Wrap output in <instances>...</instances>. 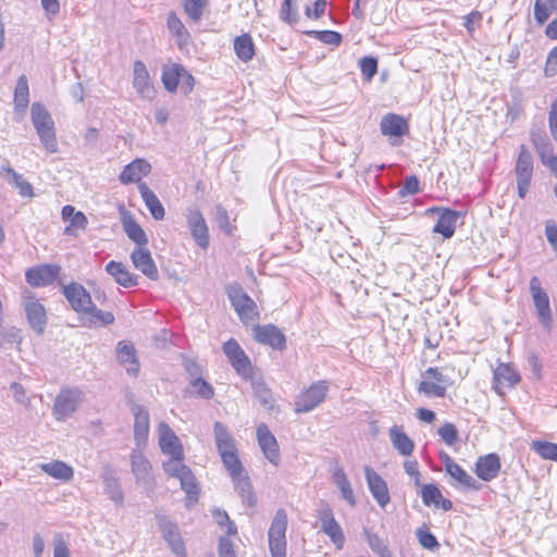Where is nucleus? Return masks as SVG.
Here are the masks:
<instances>
[{"instance_id": "1", "label": "nucleus", "mask_w": 557, "mask_h": 557, "mask_svg": "<svg viewBox=\"0 0 557 557\" xmlns=\"http://www.w3.org/2000/svg\"><path fill=\"white\" fill-rule=\"evenodd\" d=\"M32 123L39 136L40 143L49 153L58 151L54 122L46 107L40 102H34L30 108Z\"/></svg>"}, {"instance_id": "2", "label": "nucleus", "mask_w": 557, "mask_h": 557, "mask_svg": "<svg viewBox=\"0 0 557 557\" xmlns=\"http://www.w3.org/2000/svg\"><path fill=\"white\" fill-rule=\"evenodd\" d=\"M169 460L164 461L162 467L164 472L173 478H176L181 482V487L186 492L187 505L197 500L198 486L196 478L191 470L183 462V456H169Z\"/></svg>"}, {"instance_id": "3", "label": "nucleus", "mask_w": 557, "mask_h": 557, "mask_svg": "<svg viewBox=\"0 0 557 557\" xmlns=\"http://www.w3.org/2000/svg\"><path fill=\"white\" fill-rule=\"evenodd\" d=\"M84 392L78 387H62L53 404V416L58 421L70 418L81 406Z\"/></svg>"}, {"instance_id": "4", "label": "nucleus", "mask_w": 557, "mask_h": 557, "mask_svg": "<svg viewBox=\"0 0 557 557\" xmlns=\"http://www.w3.org/2000/svg\"><path fill=\"white\" fill-rule=\"evenodd\" d=\"M227 295L233 308L244 324H252L258 320L259 312L257 305L242 287H230Z\"/></svg>"}, {"instance_id": "5", "label": "nucleus", "mask_w": 557, "mask_h": 557, "mask_svg": "<svg viewBox=\"0 0 557 557\" xmlns=\"http://www.w3.org/2000/svg\"><path fill=\"white\" fill-rule=\"evenodd\" d=\"M287 515L284 509L276 511L269 529V548L272 557L286 556Z\"/></svg>"}, {"instance_id": "6", "label": "nucleus", "mask_w": 557, "mask_h": 557, "mask_svg": "<svg viewBox=\"0 0 557 557\" xmlns=\"http://www.w3.org/2000/svg\"><path fill=\"white\" fill-rule=\"evenodd\" d=\"M534 161L531 152L522 145L515 165L517 189L519 198L523 199L530 188L533 177Z\"/></svg>"}, {"instance_id": "7", "label": "nucleus", "mask_w": 557, "mask_h": 557, "mask_svg": "<svg viewBox=\"0 0 557 557\" xmlns=\"http://www.w3.org/2000/svg\"><path fill=\"white\" fill-rule=\"evenodd\" d=\"M187 227L196 244L207 249L209 246V228L200 210L194 206L188 207L185 213Z\"/></svg>"}, {"instance_id": "8", "label": "nucleus", "mask_w": 557, "mask_h": 557, "mask_svg": "<svg viewBox=\"0 0 557 557\" xmlns=\"http://www.w3.org/2000/svg\"><path fill=\"white\" fill-rule=\"evenodd\" d=\"M530 292L536 309L537 319L545 329L552 324V311L547 293L541 287V282L536 276L530 280Z\"/></svg>"}, {"instance_id": "9", "label": "nucleus", "mask_w": 557, "mask_h": 557, "mask_svg": "<svg viewBox=\"0 0 557 557\" xmlns=\"http://www.w3.org/2000/svg\"><path fill=\"white\" fill-rule=\"evenodd\" d=\"M327 392L325 381L312 384L309 388L300 393L295 401L296 412H309L321 404Z\"/></svg>"}, {"instance_id": "10", "label": "nucleus", "mask_w": 557, "mask_h": 557, "mask_svg": "<svg viewBox=\"0 0 557 557\" xmlns=\"http://www.w3.org/2000/svg\"><path fill=\"white\" fill-rule=\"evenodd\" d=\"M520 380L521 376L511 362H499L494 369V389L498 395H504L505 389L515 387Z\"/></svg>"}, {"instance_id": "11", "label": "nucleus", "mask_w": 557, "mask_h": 557, "mask_svg": "<svg viewBox=\"0 0 557 557\" xmlns=\"http://www.w3.org/2000/svg\"><path fill=\"white\" fill-rule=\"evenodd\" d=\"M133 87L145 100L151 101L156 97V89L151 83L150 74L145 63L136 60L133 65Z\"/></svg>"}, {"instance_id": "12", "label": "nucleus", "mask_w": 557, "mask_h": 557, "mask_svg": "<svg viewBox=\"0 0 557 557\" xmlns=\"http://www.w3.org/2000/svg\"><path fill=\"white\" fill-rule=\"evenodd\" d=\"M319 520L321 524V531L325 533L335 545L337 549H342L345 544L344 532L334 518V513L329 506H325L319 510Z\"/></svg>"}, {"instance_id": "13", "label": "nucleus", "mask_w": 557, "mask_h": 557, "mask_svg": "<svg viewBox=\"0 0 557 557\" xmlns=\"http://www.w3.org/2000/svg\"><path fill=\"white\" fill-rule=\"evenodd\" d=\"M438 213V219L433 226V233L443 235L445 239L451 238L456 231L458 220L461 218V212L447 208H431L428 213Z\"/></svg>"}, {"instance_id": "14", "label": "nucleus", "mask_w": 557, "mask_h": 557, "mask_svg": "<svg viewBox=\"0 0 557 557\" xmlns=\"http://www.w3.org/2000/svg\"><path fill=\"white\" fill-rule=\"evenodd\" d=\"M158 525L171 550L177 557H186L185 544L177 525L165 517H158Z\"/></svg>"}, {"instance_id": "15", "label": "nucleus", "mask_w": 557, "mask_h": 557, "mask_svg": "<svg viewBox=\"0 0 557 557\" xmlns=\"http://www.w3.org/2000/svg\"><path fill=\"white\" fill-rule=\"evenodd\" d=\"M364 476L371 495L384 508L391 500L386 482L369 466L364 467Z\"/></svg>"}, {"instance_id": "16", "label": "nucleus", "mask_w": 557, "mask_h": 557, "mask_svg": "<svg viewBox=\"0 0 557 557\" xmlns=\"http://www.w3.org/2000/svg\"><path fill=\"white\" fill-rule=\"evenodd\" d=\"M253 337L259 344L272 348H283L286 343L284 333L274 324L256 325Z\"/></svg>"}, {"instance_id": "17", "label": "nucleus", "mask_w": 557, "mask_h": 557, "mask_svg": "<svg viewBox=\"0 0 557 557\" xmlns=\"http://www.w3.org/2000/svg\"><path fill=\"white\" fill-rule=\"evenodd\" d=\"M159 446L161 451L168 456H183L184 448L173 430L165 422L158 425Z\"/></svg>"}, {"instance_id": "18", "label": "nucleus", "mask_w": 557, "mask_h": 557, "mask_svg": "<svg viewBox=\"0 0 557 557\" xmlns=\"http://www.w3.org/2000/svg\"><path fill=\"white\" fill-rule=\"evenodd\" d=\"M257 438L265 458L274 466L280 462V449L276 438L270 432L269 428L261 423L257 428Z\"/></svg>"}, {"instance_id": "19", "label": "nucleus", "mask_w": 557, "mask_h": 557, "mask_svg": "<svg viewBox=\"0 0 557 557\" xmlns=\"http://www.w3.org/2000/svg\"><path fill=\"white\" fill-rule=\"evenodd\" d=\"M132 472L134 473L136 481L143 484L145 487H151L153 483V476L151 472V463L138 449H134L131 454Z\"/></svg>"}, {"instance_id": "20", "label": "nucleus", "mask_w": 557, "mask_h": 557, "mask_svg": "<svg viewBox=\"0 0 557 557\" xmlns=\"http://www.w3.org/2000/svg\"><path fill=\"white\" fill-rule=\"evenodd\" d=\"M151 172V164L145 160L137 158L128 163L119 175V181L123 185L136 183L137 186L141 182V178L147 176Z\"/></svg>"}, {"instance_id": "21", "label": "nucleus", "mask_w": 557, "mask_h": 557, "mask_svg": "<svg viewBox=\"0 0 557 557\" xmlns=\"http://www.w3.org/2000/svg\"><path fill=\"white\" fill-rule=\"evenodd\" d=\"M134 267L150 280H158L159 271L150 251L144 247H136L131 253Z\"/></svg>"}, {"instance_id": "22", "label": "nucleus", "mask_w": 557, "mask_h": 557, "mask_svg": "<svg viewBox=\"0 0 557 557\" xmlns=\"http://www.w3.org/2000/svg\"><path fill=\"white\" fill-rule=\"evenodd\" d=\"M63 294L75 311L84 313L88 308H91V297L83 285L72 283L64 286Z\"/></svg>"}, {"instance_id": "23", "label": "nucleus", "mask_w": 557, "mask_h": 557, "mask_svg": "<svg viewBox=\"0 0 557 557\" xmlns=\"http://www.w3.org/2000/svg\"><path fill=\"white\" fill-rule=\"evenodd\" d=\"M134 440L138 448L145 447L149 435V412L140 405L133 407Z\"/></svg>"}, {"instance_id": "24", "label": "nucleus", "mask_w": 557, "mask_h": 557, "mask_svg": "<svg viewBox=\"0 0 557 557\" xmlns=\"http://www.w3.org/2000/svg\"><path fill=\"white\" fill-rule=\"evenodd\" d=\"M60 268L52 264H44L29 269L26 272V281L33 286H45L52 283L59 275Z\"/></svg>"}, {"instance_id": "25", "label": "nucleus", "mask_w": 557, "mask_h": 557, "mask_svg": "<svg viewBox=\"0 0 557 557\" xmlns=\"http://www.w3.org/2000/svg\"><path fill=\"white\" fill-rule=\"evenodd\" d=\"M381 133L385 136L401 137L409 131L408 122L401 115L387 113L380 123Z\"/></svg>"}, {"instance_id": "26", "label": "nucleus", "mask_w": 557, "mask_h": 557, "mask_svg": "<svg viewBox=\"0 0 557 557\" xmlns=\"http://www.w3.org/2000/svg\"><path fill=\"white\" fill-rule=\"evenodd\" d=\"M499 470L500 461L496 454H488L480 457L475 462V473L485 482H490L495 479L498 475Z\"/></svg>"}, {"instance_id": "27", "label": "nucleus", "mask_w": 557, "mask_h": 557, "mask_svg": "<svg viewBox=\"0 0 557 557\" xmlns=\"http://www.w3.org/2000/svg\"><path fill=\"white\" fill-rule=\"evenodd\" d=\"M225 352L228 361L243 379L249 381L258 374L245 350H225Z\"/></svg>"}, {"instance_id": "28", "label": "nucleus", "mask_w": 557, "mask_h": 557, "mask_svg": "<svg viewBox=\"0 0 557 557\" xmlns=\"http://www.w3.org/2000/svg\"><path fill=\"white\" fill-rule=\"evenodd\" d=\"M106 271L113 277L116 284L129 288L138 284V276L131 273L125 264L117 261H110L106 265Z\"/></svg>"}, {"instance_id": "29", "label": "nucleus", "mask_w": 557, "mask_h": 557, "mask_svg": "<svg viewBox=\"0 0 557 557\" xmlns=\"http://www.w3.org/2000/svg\"><path fill=\"white\" fill-rule=\"evenodd\" d=\"M29 103V87L25 75H21L14 89V113L16 120L24 117Z\"/></svg>"}, {"instance_id": "30", "label": "nucleus", "mask_w": 557, "mask_h": 557, "mask_svg": "<svg viewBox=\"0 0 557 557\" xmlns=\"http://www.w3.org/2000/svg\"><path fill=\"white\" fill-rule=\"evenodd\" d=\"M121 221L127 237L133 240L137 247H144L147 245L148 237L146 233L128 211H122Z\"/></svg>"}, {"instance_id": "31", "label": "nucleus", "mask_w": 557, "mask_h": 557, "mask_svg": "<svg viewBox=\"0 0 557 557\" xmlns=\"http://www.w3.org/2000/svg\"><path fill=\"white\" fill-rule=\"evenodd\" d=\"M138 190L151 215L158 221L163 220L165 210L157 195L148 187L146 183H139Z\"/></svg>"}, {"instance_id": "32", "label": "nucleus", "mask_w": 557, "mask_h": 557, "mask_svg": "<svg viewBox=\"0 0 557 557\" xmlns=\"http://www.w3.org/2000/svg\"><path fill=\"white\" fill-rule=\"evenodd\" d=\"M214 438L221 457L237 453L233 437L221 422L214 423Z\"/></svg>"}, {"instance_id": "33", "label": "nucleus", "mask_w": 557, "mask_h": 557, "mask_svg": "<svg viewBox=\"0 0 557 557\" xmlns=\"http://www.w3.org/2000/svg\"><path fill=\"white\" fill-rule=\"evenodd\" d=\"M25 311L30 326L38 333H41L47 321L44 306L37 300H30L25 302Z\"/></svg>"}, {"instance_id": "34", "label": "nucleus", "mask_w": 557, "mask_h": 557, "mask_svg": "<svg viewBox=\"0 0 557 557\" xmlns=\"http://www.w3.org/2000/svg\"><path fill=\"white\" fill-rule=\"evenodd\" d=\"M389 440L396 450L403 456H410L414 449L411 438L403 431L400 426L394 425L389 429Z\"/></svg>"}, {"instance_id": "35", "label": "nucleus", "mask_w": 557, "mask_h": 557, "mask_svg": "<svg viewBox=\"0 0 557 557\" xmlns=\"http://www.w3.org/2000/svg\"><path fill=\"white\" fill-rule=\"evenodd\" d=\"M253 395L258 398L260 404L269 410L274 409V399L271 389L268 387L261 374H257L249 380Z\"/></svg>"}, {"instance_id": "36", "label": "nucleus", "mask_w": 557, "mask_h": 557, "mask_svg": "<svg viewBox=\"0 0 557 557\" xmlns=\"http://www.w3.org/2000/svg\"><path fill=\"white\" fill-rule=\"evenodd\" d=\"M103 490L106 495L117 506L121 507L124 503V494L121 488L119 479L113 472L107 471L102 475Z\"/></svg>"}, {"instance_id": "37", "label": "nucleus", "mask_w": 557, "mask_h": 557, "mask_svg": "<svg viewBox=\"0 0 557 557\" xmlns=\"http://www.w3.org/2000/svg\"><path fill=\"white\" fill-rule=\"evenodd\" d=\"M333 483L339 490L342 497L350 505H356V496L351 488V484L343 468L337 467L332 473Z\"/></svg>"}, {"instance_id": "38", "label": "nucleus", "mask_w": 557, "mask_h": 557, "mask_svg": "<svg viewBox=\"0 0 557 557\" xmlns=\"http://www.w3.org/2000/svg\"><path fill=\"white\" fill-rule=\"evenodd\" d=\"M83 322L84 325L88 326H103L112 324L114 322V315L110 311L97 309L92 304L91 308H88L84 312Z\"/></svg>"}, {"instance_id": "39", "label": "nucleus", "mask_w": 557, "mask_h": 557, "mask_svg": "<svg viewBox=\"0 0 557 557\" xmlns=\"http://www.w3.org/2000/svg\"><path fill=\"white\" fill-rule=\"evenodd\" d=\"M231 478L234 484V488L239 495V497L249 507H252L256 504V497L253 495L249 478L245 474V472H243V474Z\"/></svg>"}, {"instance_id": "40", "label": "nucleus", "mask_w": 557, "mask_h": 557, "mask_svg": "<svg viewBox=\"0 0 557 557\" xmlns=\"http://www.w3.org/2000/svg\"><path fill=\"white\" fill-rule=\"evenodd\" d=\"M183 72V65L178 63H172L169 65H164L162 69L161 81L163 83L164 88L174 92L177 89L181 76Z\"/></svg>"}, {"instance_id": "41", "label": "nucleus", "mask_w": 557, "mask_h": 557, "mask_svg": "<svg viewBox=\"0 0 557 557\" xmlns=\"http://www.w3.org/2000/svg\"><path fill=\"white\" fill-rule=\"evenodd\" d=\"M234 51L239 60L248 62L255 57V45L249 34H243L234 39Z\"/></svg>"}, {"instance_id": "42", "label": "nucleus", "mask_w": 557, "mask_h": 557, "mask_svg": "<svg viewBox=\"0 0 557 557\" xmlns=\"http://www.w3.org/2000/svg\"><path fill=\"white\" fill-rule=\"evenodd\" d=\"M40 468L44 472H46L50 476L61 480V481H70L74 475V471H73L72 467H70L65 462L59 461V460L48 462V463H42L40 466Z\"/></svg>"}, {"instance_id": "43", "label": "nucleus", "mask_w": 557, "mask_h": 557, "mask_svg": "<svg viewBox=\"0 0 557 557\" xmlns=\"http://www.w3.org/2000/svg\"><path fill=\"white\" fill-rule=\"evenodd\" d=\"M447 473L466 488L474 491L480 488V484L476 480L456 462H449V465H447Z\"/></svg>"}, {"instance_id": "44", "label": "nucleus", "mask_w": 557, "mask_h": 557, "mask_svg": "<svg viewBox=\"0 0 557 557\" xmlns=\"http://www.w3.org/2000/svg\"><path fill=\"white\" fill-rule=\"evenodd\" d=\"M168 28L177 38L180 47L188 42L190 35L181 18L173 12L168 16Z\"/></svg>"}, {"instance_id": "45", "label": "nucleus", "mask_w": 557, "mask_h": 557, "mask_svg": "<svg viewBox=\"0 0 557 557\" xmlns=\"http://www.w3.org/2000/svg\"><path fill=\"white\" fill-rule=\"evenodd\" d=\"M208 5L209 0H183L184 12L194 23L201 21Z\"/></svg>"}, {"instance_id": "46", "label": "nucleus", "mask_w": 557, "mask_h": 557, "mask_svg": "<svg viewBox=\"0 0 557 557\" xmlns=\"http://www.w3.org/2000/svg\"><path fill=\"white\" fill-rule=\"evenodd\" d=\"M117 361L124 366L126 372L136 377L139 373V362L136 356V350H117Z\"/></svg>"}, {"instance_id": "47", "label": "nucleus", "mask_w": 557, "mask_h": 557, "mask_svg": "<svg viewBox=\"0 0 557 557\" xmlns=\"http://www.w3.org/2000/svg\"><path fill=\"white\" fill-rule=\"evenodd\" d=\"M189 393L198 398L211 399L214 395L213 386L202 376L189 380Z\"/></svg>"}, {"instance_id": "48", "label": "nucleus", "mask_w": 557, "mask_h": 557, "mask_svg": "<svg viewBox=\"0 0 557 557\" xmlns=\"http://www.w3.org/2000/svg\"><path fill=\"white\" fill-rule=\"evenodd\" d=\"M532 449L544 459L557 461V444L555 443L534 441Z\"/></svg>"}, {"instance_id": "49", "label": "nucleus", "mask_w": 557, "mask_h": 557, "mask_svg": "<svg viewBox=\"0 0 557 557\" xmlns=\"http://www.w3.org/2000/svg\"><path fill=\"white\" fill-rule=\"evenodd\" d=\"M309 37H313L323 44L331 46H339L342 42V35L334 30H309L305 33Z\"/></svg>"}, {"instance_id": "50", "label": "nucleus", "mask_w": 557, "mask_h": 557, "mask_svg": "<svg viewBox=\"0 0 557 557\" xmlns=\"http://www.w3.org/2000/svg\"><path fill=\"white\" fill-rule=\"evenodd\" d=\"M366 537L370 548L380 557H392L388 546L377 534L367 532Z\"/></svg>"}, {"instance_id": "51", "label": "nucleus", "mask_w": 557, "mask_h": 557, "mask_svg": "<svg viewBox=\"0 0 557 557\" xmlns=\"http://www.w3.org/2000/svg\"><path fill=\"white\" fill-rule=\"evenodd\" d=\"M557 7H550L549 2L546 0H535L534 18L537 22V24H544L550 16L552 12L555 11Z\"/></svg>"}, {"instance_id": "52", "label": "nucleus", "mask_w": 557, "mask_h": 557, "mask_svg": "<svg viewBox=\"0 0 557 557\" xmlns=\"http://www.w3.org/2000/svg\"><path fill=\"white\" fill-rule=\"evenodd\" d=\"M156 348H166L169 346H181V337L175 336L168 330H161L154 337Z\"/></svg>"}, {"instance_id": "53", "label": "nucleus", "mask_w": 557, "mask_h": 557, "mask_svg": "<svg viewBox=\"0 0 557 557\" xmlns=\"http://www.w3.org/2000/svg\"><path fill=\"white\" fill-rule=\"evenodd\" d=\"M222 462L227 470L230 476H236L239 474H243L244 468L243 465L238 458L237 453H232L230 455L221 457Z\"/></svg>"}, {"instance_id": "54", "label": "nucleus", "mask_w": 557, "mask_h": 557, "mask_svg": "<svg viewBox=\"0 0 557 557\" xmlns=\"http://www.w3.org/2000/svg\"><path fill=\"white\" fill-rule=\"evenodd\" d=\"M418 391L428 397H444L446 394L445 386L430 381H421Z\"/></svg>"}, {"instance_id": "55", "label": "nucleus", "mask_w": 557, "mask_h": 557, "mask_svg": "<svg viewBox=\"0 0 557 557\" xmlns=\"http://www.w3.org/2000/svg\"><path fill=\"white\" fill-rule=\"evenodd\" d=\"M442 493L435 484H425L421 488L422 502L425 506L437 505Z\"/></svg>"}, {"instance_id": "56", "label": "nucleus", "mask_w": 557, "mask_h": 557, "mask_svg": "<svg viewBox=\"0 0 557 557\" xmlns=\"http://www.w3.org/2000/svg\"><path fill=\"white\" fill-rule=\"evenodd\" d=\"M88 220L86 215L82 211H77L73 214V218L70 220V224L65 227L64 234L76 236L77 230H85L87 227Z\"/></svg>"}, {"instance_id": "57", "label": "nucleus", "mask_w": 557, "mask_h": 557, "mask_svg": "<svg viewBox=\"0 0 557 557\" xmlns=\"http://www.w3.org/2000/svg\"><path fill=\"white\" fill-rule=\"evenodd\" d=\"M360 71L366 81H371L377 72V60L373 57H363L359 61Z\"/></svg>"}, {"instance_id": "58", "label": "nucleus", "mask_w": 557, "mask_h": 557, "mask_svg": "<svg viewBox=\"0 0 557 557\" xmlns=\"http://www.w3.org/2000/svg\"><path fill=\"white\" fill-rule=\"evenodd\" d=\"M213 517H214L216 523L221 528L226 527L225 532H226L227 535H235L237 533V527L230 519V517H228L226 511L221 510V509H214L213 510Z\"/></svg>"}, {"instance_id": "59", "label": "nucleus", "mask_w": 557, "mask_h": 557, "mask_svg": "<svg viewBox=\"0 0 557 557\" xmlns=\"http://www.w3.org/2000/svg\"><path fill=\"white\" fill-rule=\"evenodd\" d=\"M437 433L442 441L448 446L454 445L458 440V431L456 426L450 422L444 423L438 429Z\"/></svg>"}, {"instance_id": "60", "label": "nucleus", "mask_w": 557, "mask_h": 557, "mask_svg": "<svg viewBox=\"0 0 557 557\" xmlns=\"http://www.w3.org/2000/svg\"><path fill=\"white\" fill-rule=\"evenodd\" d=\"M418 541L423 548L433 550L440 546L436 537L426 529H418L416 532Z\"/></svg>"}, {"instance_id": "61", "label": "nucleus", "mask_w": 557, "mask_h": 557, "mask_svg": "<svg viewBox=\"0 0 557 557\" xmlns=\"http://www.w3.org/2000/svg\"><path fill=\"white\" fill-rule=\"evenodd\" d=\"M22 343L21 330L16 327H8L3 330L2 341L0 345L18 346Z\"/></svg>"}, {"instance_id": "62", "label": "nucleus", "mask_w": 557, "mask_h": 557, "mask_svg": "<svg viewBox=\"0 0 557 557\" xmlns=\"http://www.w3.org/2000/svg\"><path fill=\"white\" fill-rule=\"evenodd\" d=\"M183 366L190 380L197 379V376H202L203 374V364L195 359L185 358Z\"/></svg>"}, {"instance_id": "63", "label": "nucleus", "mask_w": 557, "mask_h": 557, "mask_svg": "<svg viewBox=\"0 0 557 557\" xmlns=\"http://www.w3.org/2000/svg\"><path fill=\"white\" fill-rule=\"evenodd\" d=\"M280 16L288 24H295L298 20V14L292 10V0H284L281 7Z\"/></svg>"}, {"instance_id": "64", "label": "nucleus", "mask_w": 557, "mask_h": 557, "mask_svg": "<svg viewBox=\"0 0 557 557\" xmlns=\"http://www.w3.org/2000/svg\"><path fill=\"white\" fill-rule=\"evenodd\" d=\"M53 557H70V549L61 534L53 539Z\"/></svg>"}]
</instances>
